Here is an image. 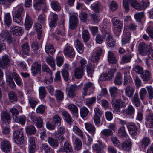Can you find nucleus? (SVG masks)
I'll return each instance as SVG.
<instances>
[{
	"instance_id": "nucleus-26",
	"label": "nucleus",
	"mask_w": 153,
	"mask_h": 153,
	"mask_svg": "<svg viewBox=\"0 0 153 153\" xmlns=\"http://www.w3.org/2000/svg\"><path fill=\"white\" fill-rule=\"evenodd\" d=\"M86 129L92 135H94L95 132V128L94 126L91 123H85Z\"/></svg>"
},
{
	"instance_id": "nucleus-25",
	"label": "nucleus",
	"mask_w": 153,
	"mask_h": 153,
	"mask_svg": "<svg viewBox=\"0 0 153 153\" xmlns=\"http://www.w3.org/2000/svg\"><path fill=\"white\" fill-rule=\"evenodd\" d=\"M11 31L13 34L16 36H21L23 33V31L21 27L17 26H13L11 29Z\"/></svg>"
},
{
	"instance_id": "nucleus-28",
	"label": "nucleus",
	"mask_w": 153,
	"mask_h": 153,
	"mask_svg": "<svg viewBox=\"0 0 153 153\" xmlns=\"http://www.w3.org/2000/svg\"><path fill=\"white\" fill-rule=\"evenodd\" d=\"M45 50L46 53L49 55H53L55 51L53 45L50 43L46 44L45 47Z\"/></svg>"
},
{
	"instance_id": "nucleus-54",
	"label": "nucleus",
	"mask_w": 153,
	"mask_h": 153,
	"mask_svg": "<svg viewBox=\"0 0 153 153\" xmlns=\"http://www.w3.org/2000/svg\"><path fill=\"white\" fill-rule=\"evenodd\" d=\"M73 130L74 133L79 136L82 139H83L84 137L82 131L76 126H74L73 128Z\"/></svg>"
},
{
	"instance_id": "nucleus-1",
	"label": "nucleus",
	"mask_w": 153,
	"mask_h": 153,
	"mask_svg": "<svg viewBox=\"0 0 153 153\" xmlns=\"http://www.w3.org/2000/svg\"><path fill=\"white\" fill-rule=\"evenodd\" d=\"M24 10V9L22 7L18 6L16 7V10L13 17L14 22L20 25L23 24L21 15Z\"/></svg>"
},
{
	"instance_id": "nucleus-42",
	"label": "nucleus",
	"mask_w": 153,
	"mask_h": 153,
	"mask_svg": "<svg viewBox=\"0 0 153 153\" xmlns=\"http://www.w3.org/2000/svg\"><path fill=\"white\" fill-rule=\"evenodd\" d=\"M25 130L26 133L28 134H34L36 133V129L33 126H27Z\"/></svg>"
},
{
	"instance_id": "nucleus-17",
	"label": "nucleus",
	"mask_w": 153,
	"mask_h": 153,
	"mask_svg": "<svg viewBox=\"0 0 153 153\" xmlns=\"http://www.w3.org/2000/svg\"><path fill=\"white\" fill-rule=\"evenodd\" d=\"M79 86H77L76 85H71L69 91L67 93L68 96L70 98H73L76 96V93L75 91L78 89Z\"/></svg>"
},
{
	"instance_id": "nucleus-11",
	"label": "nucleus",
	"mask_w": 153,
	"mask_h": 153,
	"mask_svg": "<svg viewBox=\"0 0 153 153\" xmlns=\"http://www.w3.org/2000/svg\"><path fill=\"white\" fill-rule=\"evenodd\" d=\"M10 65V60L7 55L3 56L0 58V67L3 69H6Z\"/></svg>"
},
{
	"instance_id": "nucleus-58",
	"label": "nucleus",
	"mask_w": 153,
	"mask_h": 153,
	"mask_svg": "<svg viewBox=\"0 0 153 153\" xmlns=\"http://www.w3.org/2000/svg\"><path fill=\"white\" fill-rule=\"evenodd\" d=\"M75 149L76 150H80L82 146V143L81 140L78 138H76L74 144Z\"/></svg>"
},
{
	"instance_id": "nucleus-40",
	"label": "nucleus",
	"mask_w": 153,
	"mask_h": 153,
	"mask_svg": "<svg viewBox=\"0 0 153 153\" xmlns=\"http://www.w3.org/2000/svg\"><path fill=\"white\" fill-rule=\"evenodd\" d=\"M21 47L24 53L27 55H29L30 54V48L28 43L27 42H25L22 45Z\"/></svg>"
},
{
	"instance_id": "nucleus-43",
	"label": "nucleus",
	"mask_w": 153,
	"mask_h": 153,
	"mask_svg": "<svg viewBox=\"0 0 153 153\" xmlns=\"http://www.w3.org/2000/svg\"><path fill=\"white\" fill-rule=\"evenodd\" d=\"M44 0H34V3L33 6L36 10H39L41 8L42 4Z\"/></svg>"
},
{
	"instance_id": "nucleus-36",
	"label": "nucleus",
	"mask_w": 153,
	"mask_h": 153,
	"mask_svg": "<svg viewBox=\"0 0 153 153\" xmlns=\"http://www.w3.org/2000/svg\"><path fill=\"white\" fill-rule=\"evenodd\" d=\"M52 8L54 10L58 11L61 10V4L56 1H52L51 3Z\"/></svg>"
},
{
	"instance_id": "nucleus-3",
	"label": "nucleus",
	"mask_w": 153,
	"mask_h": 153,
	"mask_svg": "<svg viewBox=\"0 0 153 153\" xmlns=\"http://www.w3.org/2000/svg\"><path fill=\"white\" fill-rule=\"evenodd\" d=\"M13 137L16 143L19 145L24 141V135L22 130L15 131L13 133Z\"/></svg>"
},
{
	"instance_id": "nucleus-12",
	"label": "nucleus",
	"mask_w": 153,
	"mask_h": 153,
	"mask_svg": "<svg viewBox=\"0 0 153 153\" xmlns=\"http://www.w3.org/2000/svg\"><path fill=\"white\" fill-rule=\"evenodd\" d=\"M41 65L39 62H34L31 68V73L32 75L34 76L39 73L41 70Z\"/></svg>"
},
{
	"instance_id": "nucleus-57",
	"label": "nucleus",
	"mask_w": 153,
	"mask_h": 153,
	"mask_svg": "<svg viewBox=\"0 0 153 153\" xmlns=\"http://www.w3.org/2000/svg\"><path fill=\"white\" fill-rule=\"evenodd\" d=\"M89 112V111L87 108L84 106L80 109V114L82 117L83 118L86 117Z\"/></svg>"
},
{
	"instance_id": "nucleus-24",
	"label": "nucleus",
	"mask_w": 153,
	"mask_h": 153,
	"mask_svg": "<svg viewBox=\"0 0 153 153\" xmlns=\"http://www.w3.org/2000/svg\"><path fill=\"white\" fill-rule=\"evenodd\" d=\"M151 73L147 70H145L142 72L140 74V77L143 81H147L151 78Z\"/></svg>"
},
{
	"instance_id": "nucleus-7",
	"label": "nucleus",
	"mask_w": 153,
	"mask_h": 153,
	"mask_svg": "<svg viewBox=\"0 0 153 153\" xmlns=\"http://www.w3.org/2000/svg\"><path fill=\"white\" fill-rule=\"evenodd\" d=\"M151 48L150 45H146L144 42H141L139 45V53L142 56H145L150 49Z\"/></svg>"
},
{
	"instance_id": "nucleus-8",
	"label": "nucleus",
	"mask_w": 153,
	"mask_h": 153,
	"mask_svg": "<svg viewBox=\"0 0 153 153\" xmlns=\"http://www.w3.org/2000/svg\"><path fill=\"white\" fill-rule=\"evenodd\" d=\"M127 27V26H125L124 27L122 39V45H124L128 43L131 38V33Z\"/></svg>"
},
{
	"instance_id": "nucleus-6",
	"label": "nucleus",
	"mask_w": 153,
	"mask_h": 153,
	"mask_svg": "<svg viewBox=\"0 0 153 153\" xmlns=\"http://www.w3.org/2000/svg\"><path fill=\"white\" fill-rule=\"evenodd\" d=\"M116 69H111L108 70L107 73L101 74L100 77V81H105L110 80L113 77L114 73L116 71Z\"/></svg>"
},
{
	"instance_id": "nucleus-62",
	"label": "nucleus",
	"mask_w": 153,
	"mask_h": 153,
	"mask_svg": "<svg viewBox=\"0 0 153 153\" xmlns=\"http://www.w3.org/2000/svg\"><path fill=\"white\" fill-rule=\"evenodd\" d=\"M15 120L16 122L20 123L22 125H24L25 124L26 118L24 116L16 117Z\"/></svg>"
},
{
	"instance_id": "nucleus-23",
	"label": "nucleus",
	"mask_w": 153,
	"mask_h": 153,
	"mask_svg": "<svg viewBox=\"0 0 153 153\" xmlns=\"http://www.w3.org/2000/svg\"><path fill=\"white\" fill-rule=\"evenodd\" d=\"M85 70L79 67H77L75 69L74 75L75 77L77 79L81 78L84 75Z\"/></svg>"
},
{
	"instance_id": "nucleus-56",
	"label": "nucleus",
	"mask_w": 153,
	"mask_h": 153,
	"mask_svg": "<svg viewBox=\"0 0 153 153\" xmlns=\"http://www.w3.org/2000/svg\"><path fill=\"white\" fill-rule=\"evenodd\" d=\"M14 0H0V4L3 5L5 7H9L11 3Z\"/></svg>"
},
{
	"instance_id": "nucleus-53",
	"label": "nucleus",
	"mask_w": 153,
	"mask_h": 153,
	"mask_svg": "<svg viewBox=\"0 0 153 153\" xmlns=\"http://www.w3.org/2000/svg\"><path fill=\"white\" fill-rule=\"evenodd\" d=\"M109 91L111 96L114 97L118 94V89L114 86L111 87L109 88Z\"/></svg>"
},
{
	"instance_id": "nucleus-50",
	"label": "nucleus",
	"mask_w": 153,
	"mask_h": 153,
	"mask_svg": "<svg viewBox=\"0 0 153 153\" xmlns=\"http://www.w3.org/2000/svg\"><path fill=\"white\" fill-rule=\"evenodd\" d=\"M34 118H33L32 117L31 118V119L33 121L36 120V126L39 128L42 127L43 126V122L42 120L40 117H38L36 118L34 117Z\"/></svg>"
},
{
	"instance_id": "nucleus-51",
	"label": "nucleus",
	"mask_w": 153,
	"mask_h": 153,
	"mask_svg": "<svg viewBox=\"0 0 153 153\" xmlns=\"http://www.w3.org/2000/svg\"><path fill=\"white\" fill-rule=\"evenodd\" d=\"M133 56V55L132 54L123 55L121 58L122 63L123 64L129 62Z\"/></svg>"
},
{
	"instance_id": "nucleus-16",
	"label": "nucleus",
	"mask_w": 153,
	"mask_h": 153,
	"mask_svg": "<svg viewBox=\"0 0 153 153\" xmlns=\"http://www.w3.org/2000/svg\"><path fill=\"white\" fill-rule=\"evenodd\" d=\"M105 145L100 140L96 141L92 146V148L94 150L96 151L97 152L99 153L101 150L105 147Z\"/></svg>"
},
{
	"instance_id": "nucleus-44",
	"label": "nucleus",
	"mask_w": 153,
	"mask_h": 153,
	"mask_svg": "<svg viewBox=\"0 0 153 153\" xmlns=\"http://www.w3.org/2000/svg\"><path fill=\"white\" fill-rule=\"evenodd\" d=\"M4 21L8 27L10 26L12 23V19L10 13H7L4 16Z\"/></svg>"
},
{
	"instance_id": "nucleus-14",
	"label": "nucleus",
	"mask_w": 153,
	"mask_h": 153,
	"mask_svg": "<svg viewBox=\"0 0 153 153\" xmlns=\"http://www.w3.org/2000/svg\"><path fill=\"white\" fill-rule=\"evenodd\" d=\"M105 36L106 37V42L108 47H113L115 45V41L113 38L112 35L109 32H106Z\"/></svg>"
},
{
	"instance_id": "nucleus-41",
	"label": "nucleus",
	"mask_w": 153,
	"mask_h": 153,
	"mask_svg": "<svg viewBox=\"0 0 153 153\" xmlns=\"http://www.w3.org/2000/svg\"><path fill=\"white\" fill-rule=\"evenodd\" d=\"M10 101L13 103H16L17 101V97L16 93L14 91H10L8 94Z\"/></svg>"
},
{
	"instance_id": "nucleus-34",
	"label": "nucleus",
	"mask_w": 153,
	"mask_h": 153,
	"mask_svg": "<svg viewBox=\"0 0 153 153\" xmlns=\"http://www.w3.org/2000/svg\"><path fill=\"white\" fill-rule=\"evenodd\" d=\"M46 61L47 63L53 68V70H55V63L54 58L49 55L46 57Z\"/></svg>"
},
{
	"instance_id": "nucleus-31",
	"label": "nucleus",
	"mask_w": 153,
	"mask_h": 153,
	"mask_svg": "<svg viewBox=\"0 0 153 153\" xmlns=\"http://www.w3.org/2000/svg\"><path fill=\"white\" fill-rule=\"evenodd\" d=\"M122 146L123 150L129 152L131 150V142L130 139H128L122 144Z\"/></svg>"
},
{
	"instance_id": "nucleus-5",
	"label": "nucleus",
	"mask_w": 153,
	"mask_h": 153,
	"mask_svg": "<svg viewBox=\"0 0 153 153\" xmlns=\"http://www.w3.org/2000/svg\"><path fill=\"white\" fill-rule=\"evenodd\" d=\"M77 14L74 13L70 15L69 18V27L71 29H74L77 26L78 23Z\"/></svg>"
},
{
	"instance_id": "nucleus-9",
	"label": "nucleus",
	"mask_w": 153,
	"mask_h": 153,
	"mask_svg": "<svg viewBox=\"0 0 153 153\" xmlns=\"http://www.w3.org/2000/svg\"><path fill=\"white\" fill-rule=\"evenodd\" d=\"M102 53L103 50L102 49L99 48H95L93 51L91 57L92 61L94 63L98 61Z\"/></svg>"
},
{
	"instance_id": "nucleus-2",
	"label": "nucleus",
	"mask_w": 153,
	"mask_h": 153,
	"mask_svg": "<svg viewBox=\"0 0 153 153\" xmlns=\"http://www.w3.org/2000/svg\"><path fill=\"white\" fill-rule=\"evenodd\" d=\"M142 3L141 5L139 3L135 0H131L130 3L131 6L134 9L139 11L144 10L149 6V2H145L143 1H142Z\"/></svg>"
},
{
	"instance_id": "nucleus-4",
	"label": "nucleus",
	"mask_w": 153,
	"mask_h": 153,
	"mask_svg": "<svg viewBox=\"0 0 153 153\" xmlns=\"http://www.w3.org/2000/svg\"><path fill=\"white\" fill-rule=\"evenodd\" d=\"M95 88L94 85L93 83L90 82L85 83L84 84L83 88L82 95V97L84 98L88 94L87 93L88 91H90L91 92L93 93Z\"/></svg>"
},
{
	"instance_id": "nucleus-35",
	"label": "nucleus",
	"mask_w": 153,
	"mask_h": 153,
	"mask_svg": "<svg viewBox=\"0 0 153 153\" xmlns=\"http://www.w3.org/2000/svg\"><path fill=\"white\" fill-rule=\"evenodd\" d=\"M122 74L120 72H118L116 74L114 80V82L115 85H120L122 84Z\"/></svg>"
},
{
	"instance_id": "nucleus-33",
	"label": "nucleus",
	"mask_w": 153,
	"mask_h": 153,
	"mask_svg": "<svg viewBox=\"0 0 153 153\" xmlns=\"http://www.w3.org/2000/svg\"><path fill=\"white\" fill-rule=\"evenodd\" d=\"M112 22L114 27L123 28V21L114 17L112 19Z\"/></svg>"
},
{
	"instance_id": "nucleus-64",
	"label": "nucleus",
	"mask_w": 153,
	"mask_h": 153,
	"mask_svg": "<svg viewBox=\"0 0 153 153\" xmlns=\"http://www.w3.org/2000/svg\"><path fill=\"white\" fill-rule=\"evenodd\" d=\"M146 31L150 38L153 39V26H149L146 29Z\"/></svg>"
},
{
	"instance_id": "nucleus-48",
	"label": "nucleus",
	"mask_w": 153,
	"mask_h": 153,
	"mask_svg": "<svg viewBox=\"0 0 153 153\" xmlns=\"http://www.w3.org/2000/svg\"><path fill=\"white\" fill-rule=\"evenodd\" d=\"M62 114L65 120L68 123H70L71 122V118L68 113L65 111H63L62 113Z\"/></svg>"
},
{
	"instance_id": "nucleus-55",
	"label": "nucleus",
	"mask_w": 153,
	"mask_h": 153,
	"mask_svg": "<svg viewBox=\"0 0 153 153\" xmlns=\"http://www.w3.org/2000/svg\"><path fill=\"white\" fill-rule=\"evenodd\" d=\"M68 108L70 110L71 113L77 118L78 109L77 107L76 106H68Z\"/></svg>"
},
{
	"instance_id": "nucleus-22",
	"label": "nucleus",
	"mask_w": 153,
	"mask_h": 153,
	"mask_svg": "<svg viewBox=\"0 0 153 153\" xmlns=\"http://www.w3.org/2000/svg\"><path fill=\"white\" fill-rule=\"evenodd\" d=\"M33 23V22L30 16L28 14H27L24 23V25L26 30H28L30 29L32 27Z\"/></svg>"
},
{
	"instance_id": "nucleus-47",
	"label": "nucleus",
	"mask_w": 153,
	"mask_h": 153,
	"mask_svg": "<svg viewBox=\"0 0 153 153\" xmlns=\"http://www.w3.org/2000/svg\"><path fill=\"white\" fill-rule=\"evenodd\" d=\"M48 142L49 144L53 147H56L58 145V142L57 140L51 137L48 138Z\"/></svg>"
},
{
	"instance_id": "nucleus-10",
	"label": "nucleus",
	"mask_w": 153,
	"mask_h": 153,
	"mask_svg": "<svg viewBox=\"0 0 153 153\" xmlns=\"http://www.w3.org/2000/svg\"><path fill=\"white\" fill-rule=\"evenodd\" d=\"M5 39L9 44H12L13 38L11 35L6 30H3L0 33V39Z\"/></svg>"
},
{
	"instance_id": "nucleus-52",
	"label": "nucleus",
	"mask_w": 153,
	"mask_h": 153,
	"mask_svg": "<svg viewBox=\"0 0 153 153\" xmlns=\"http://www.w3.org/2000/svg\"><path fill=\"white\" fill-rule=\"evenodd\" d=\"M135 109L132 106H129L127 108L124 110V112L128 115H131L134 114Z\"/></svg>"
},
{
	"instance_id": "nucleus-20",
	"label": "nucleus",
	"mask_w": 153,
	"mask_h": 153,
	"mask_svg": "<svg viewBox=\"0 0 153 153\" xmlns=\"http://www.w3.org/2000/svg\"><path fill=\"white\" fill-rule=\"evenodd\" d=\"M29 151L30 153H34L36 150V145L35 139L33 137H30L28 140Z\"/></svg>"
},
{
	"instance_id": "nucleus-63",
	"label": "nucleus",
	"mask_w": 153,
	"mask_h": 153,
	"mask_svg": "<svg viewBox=\"0 0 153 153\" xmlns=\"http://www.w3.org/2000/svg\"><path fill=\"white\" fill-rule=\"evenodd\" d=\"M45 16L44 14H41L39 15L38 18V21L43 25H45Z\"/></svg>"
},
{
	"instance_id": "nucleus-60",
	"label": "nucleus",
	"mask_w": 153,
	"mask_h": 153,
	"mask_svg": "<svg viewBox=\"0 0 153 153\" xmlns=\"http://www.w3.org/2000/svg\"><path fill=\"white\" fill-rule=\"evenodd\" d=\"M144 16V13L143 12H137L134 15L135 18L137 21L140 22L141 19L143 18Z\"/></svg>"
},
{
	"instance_id": "nucleus-59",
	"label": "nucleus",
	"mask_w": 153,
	"mask_h": 153,
	"mask_svg": "<svg viewBox=\"0 0 153 153\" xmlns=\"http://www.w3.org/2000/svg\"><path fill=\"white\" fill-rule=\"evenodd\" d=\"M150 143V139L148 137L143 138L142 140L141 146L144 148H145Z\"/></svg>"
},
{
	"instance_id": "nucleus-15",
	"label": "nucleus",
	"mask_w": 153,
	"mask_h": 153,
	"mask_svg": "<svg viewBox=\"0 0 153 153\" xmlns=\"http://www.w3.org/2000/svg\"><path fill=\"white\" fill-rule=\"evenodd\" d=\"M127 126L129 133L131 135L134 136L136 134L138 127L134 123H129L127 124Z\"/></svg>"
},
{
	"instance_id": "nucleus-27",
	"label": "nucleus",
	"mask_w": 153,
	"mask_h": 153,
	"mask_svg": "<svg viewBox=\"0 0 153 153\" xmlns=\"http://www.w3.org/2000/svg\"><path fill=\"white\" fill-rule=\"evenodd\" d=\"M125 90L126 95L128 97H132L135 90L134 87L131 85H128Z\"/></svg>"
},
{
	"instance_id": "nucleus-46",
	"label": "nucleus",
	"mask_w": 153,
	"mask_h": 153,
	"mask_svg": "<svg viewBox=\"0 0 153 153\" xmlns=\"http://www.w3.org/2000/svg\"><path fill=\"white\" fill-rule=\"evenodd\" d=\"M63 150L66 153H72V149L71 147L68 142H65L64 144Z\"/></svg>"
},
{
	"instance_id": "nucleus-19",
	"label": "nucleus",
	"mask_w": 153,
	"mask_h": 153,
	"mask_svg": "<svg viewBox=\"0 0 153 153\" xmlns=\"http://www.w3.org/2000/svg\"><path fill=\"white\" fill-rule=\"evenodd\" d=\"M128 99L126 98L123 99V100L113 98L111 103L112 105H126L128 104Z\"/></svg>"
},
{
	"instance_id": "nucleus-37",
	"label": "nucleus",
	"mask_w": 153,
	"mask_h": 153,
	"mask_svg": "<svg viewBox=\"0 0 153 153\" xmlns=\"http://www.w3.org/2000/svg\"><path fill=\"white\" fill-rule=\"evenodd\" d=\"M82 36L83 41L85 42H88L90 37V35L88 31L86 29H84L82 30Z\"/></svg>"
},
{
	"instance_id": "nucleus-18",
	"label": "nucleus",
	"mask_w": 153,
	"mask_h": 153,
	"mask_svg": "<svg viewBox=\"0 0 153 153\" xmlns=\"http://www.w3.org/2000/svg\"><path fill=\"white\" fill-rule=\"evenodd\" d=\"M1 148L3 151L6 152H8L11 149V144L7 140H3L1 143Z\"/></svg>"
},
{
	"instance_id": "nucleus-45",
	"label": "nucleus",
	"mask_w": 153,
	"mask_h": 153,
	"mask_svg": "<svg viewBox=\"0 0 153 153\" xmlns=\"http://www.w3.org/2000/svg\"><path fill=\"white\" fill-rule=\"evenodd\" d=\"M65 132V129L64 128L60 127L58 128L56 131L53 133L54 137H58L59 135H63Z\"/></svg>"
},
{
	"instance_id": "nucleus-29",
	"label": "nucleus",
	"mask_w": 153,
	"mask_h": 153,
	"mask_svg": "<svg viewBox=\"0 0 153 153\" xmlns=\"http://www.w3.org/2000/svg\"><path fill=\"white\" fill-rule=\"evenodd\" d=\"M74 45L76 49L79 53H82L84 51L83 45L81 43L80 41L76 39L74 42Z\"/></svg>"
},
{
	"instance_id": "nucleus-32",
	"label": "nucleus",
	"mask_w": 153,
	"mask_h": 153,
	"mask_svg": "<svg viewBox=\"0 0 153 153\" xmlns=\"http://www.w3.org/2000/svg\"><path fill=\"white\" fill-rule=\"evenodd\" d=\"M1 119L4 123L8 124L10 122V117L6 112H4L1 115Z\"/></svg>"
},
{
	"instance_id": "nucleus-13",
	"label": "nucleus",
	"mask_w": 153,
	"mask_h": 153,
	"mask_svg": "<svg viewBox=\"0 0 153 153\" xmlns=\"http://www.w3.org/2000/svg\"><path fill=\"white\" fill-rule=\"evenodd\" d=\"M64 54L69 57L72 58L75 56V53L73 47L69 45L66 46L63 51Z\"/></svg>"
},
{
	"instance_id": "nucleus-39",
	"label": "nucleus",
	"mask_w": 153,
	"mask_h": 153,
	"mask_svg": "<svg viewBox=\"0 0 153 153\" xmlns=\"http://www.w3.org/2000/svg\"><path fill=\"white\" fill-rule=\"evenodd\" d=\"M108 59L109 62L112 64L116 63L117 60L113 53L109 51L108 53Z\"/></svg>"
},
{
	"instance_id": "nucleus-38",
	"label": "nucleus",
	"mask_w": 153,
	"mask_h": 153,
	"mask_svg": "<svg viewBox=\"0 0 153 153\" xmlns=\"http://www.w3.org/2000/svg\"><path fill=\"white\" fill-rule=\"evenodd\" d=\"M55 95L58 102L61 101L64 98L63 93L60 90H57L55 91Z\"/></svg>"
},
{
	"instance_id": "nucleus-30",
	"label": "nucleus",
	"mask_w": 153,
	"mask_h": 153,
	"mask_svg": "<svg viewBox=\"0 0 153 153\" xmlns=\"http://www.w3.org/2000/svg\"><path fill=\"white\" fill-rule=\"evenodd\" d=\"M146 124L149 127H153V114L152 113L149 114L146 118Z\"/></svg>"
},
{
	"instance_id": "nucleus-61",
	"label": "nucleus",
	"mask_w": 153,
	"mask_h": 153,
	"mask_svg": "<svg viewBox=\"0 0 153 153\" xmlns=\"http://www.w3.org/2000/svg\"><path fill=\"white\" fill-rule=\"evenodd\" d=\"M132 101L133 103L135 104V105H140V102L137 93H135V94L134 96L132 99Z\"/></svg>"
},
{
	"instance_id": "nucleus-21",
	"label": "nucleus",
	"mask_w": 153,
	"mask_h": 153,
	"mask_svg": "<svg viewBox=\"0 0 153 153\" xmlns=\"http://www.w3.org/2000/svg\"><path fill=\"white\" fill-rule=\"evenodd\" d=\"M91 8L94 11L99 13L102 10L103 7L100 3L98 2L94 3L91 6Z\"/></svg>"
},
{
	"instance_id": "nucleus-49",
	"label": "nucleus",
	"mask_w": 153,
	"mask_h": 153,
	"mask_svg": "<svg viewBox=\"0 0 153 153\" xmlns=\"http://www.w3.org/2000/svg\"><path fill=\"white\" fill-rule=\"evenodd\" d=\"M40 98L43 99L46 95L47 92L45 88L43 86L40 87L39 89Z\"/></svg>"
}]
</instances>
